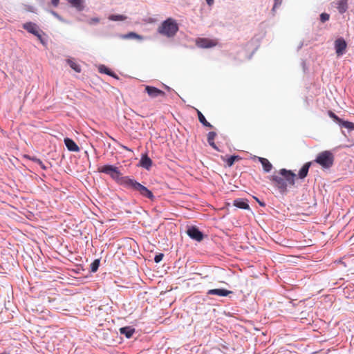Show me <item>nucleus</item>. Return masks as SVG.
I'll use <instances>...</instances> for the list:
<instances>
[{
  "instance_id": "423d86ee",
  "label": "nucleus",
  "mask_w": 354,
  "mask_h": 354,
  "mask_svg": "<svg viewBox=\"0 0 354 354\" xmlns=\"http://www.w3.org/2000/svg\"><path fill=\"white\" fill-rule=\"evenodd\" d=\"M23 28L28 32L36 36L39 41L44 44L43 38L41 36V31L38 28L37 24L32 22H27L23 24Z\"/></svg>"
},
{
  "instance_id": "b1692460",
  "label": "nucleus",
  "mask_w": 354,
  "mask_h": 354,
  "mask_svg": "<svg viewBox=\"0 0 354 354\" xmlns=\"http://www.w3.org/2000/svg\"><path fill=\"white\" fill-rule=\"evenodd\" d=\"M241 158L239 156H231L226 159V163L228 167H231L236 160H239Z\"/></svg>"
},
{
  "instance_id": "a878e982",
  "label": "nucleus",
  "mask_w": 354,
  "mask_h": 354,
  "mask_svg": "<svg viewBox=\"0 0 354 354\" xmlns=\"http://www.w3.org/2000/svg\"><path fill=\"white\" fill-rule=\"evenodd\" d=\"M123 39H141V37L135 32H131L127 35L121 36Z\"/></svg>"
},
{
  "instance_id": "c9c22d12",
  "label": "nucleus",
  "mask_w": 354,
  "mask_h": 354,
  "mask_svg": "<svg viewBox=\"0 0 354 354\" xmlns=\"http://www.w3.org/2000/svg\"><path fill=\"white\" fill-rule=\"evenodd\" d=\"M59 0H52V3L53 6H57Z\"/></svg>"
},
{
  "instance_id": "ddd939ff",
  "label": "nucleus",
  "mask_w": 354,
  "mask_h": 354,
  "mask_svg": "<svg viewBox=\"0 0 354 354\" xmlns=\"http://www.w3.org/2000/svg\"><path fill=\"white\" fill-rule=\"evenodd\" d=\"M140 165L149 170L152 165V160L147 154L142 155L140 160Z\"/></svg>"
},
{
  "instance_id": "1a4fd4ad",
  "label": "nucleus",
  "mask_w": 354,
  "mask_h": 354,
  "mask_svg": "<svg viewBox=\"0 0 354 354\" xmlns=\"http://www.w3.org/2000/svg\"><path fill=\"white\" fill-rule=\"evenodd\" d=\"M196 44L198 47L207 48L216 46L218 42L216 39H211L208 38H198V39H196Z\"/></svg>"
},
{
  "instance_id": "f3484780",
  "label": "nucleus",
  "mask_w": 354,
  "mask_h": 354,
  "mask_svg": "<svg viewBox=\"0 0 354 354\" xmlns=\"http://www.w3.org/2000/svg\"><path fill=\"white\" fill-rule=\"evenodd\" d=\"M216 136V133L214 131H210L207 134V142L211 147L214 149L218 150V148L214 142V139Z\"/></svg>"
},
{
  "instance_id": "20e7f679",
  "label": "nucleus",
  "mask_w": 354,
  "mask_h": 354,
  "mask_svg": "<svg viewBox=\"0 0 354 354\" xmlns=\"http://www.w3.org/2000/svg\"><path fill=\"white\" fill-rule=\"evenodd\" d=\"M334 159L333 153L326 150L318 153L314 162L319 164L323 168L328 169L333 166Z\"/></svg>"
},
{
  "instance_id": "c756f323",
  "label": "nucleus",
  "mask_w": 354,
  "mask_h": 354,
  "mask_svg": "<svg viewBox=\"0 0 354 354\" xmlns=\"http://www.w3.org/2000/svg\"><path fill=\"white\" fill-rule=\"evenodd\" d=\"M100 19L98 17H93V18H91L89 20L87 21V23L89 24V25H93V24H97L100 22Z\"/></svg>"
},
{
  "instance_id": "7ed1b4c3",
  "label": "nucleus",
  "mask_w": 354,
  "mask_h": 354,
  "mask_svg": "<svg viewBox=\"0 0 354 354\" xmlns=\"http://www.w3.org/2000/svg\"><path fill=\"white\" fill-rule=\"evenodd\" d=\"M178 30V26L172 18L165 20L158 28V32L167 37H174Z\"/></svg>"
},
{
  "instance_id": "4be33fe9",
  "label": "nucleus",
  "mask_w": 354,
  "mask_h": 354,
  "mask_svg": "<svg viewBox=\"0 0 354 354\" xmlns=\"http://www.w3.org/2000/svg\"><path fill=\"white\" fill-rule=\"evenodd\" d=\"M67 62L69 64V66H71V68L72 69H73L75 72H77V73L81 72L80 66L78 64H77L75 62H74L71 59H68Z\"/></svg>"
},
{
  "instance_id": "a211bd4d",
  "label": "nucleus",
  "mask_w": 354,
  "mask_h": 354,
  "mask_svg": "<svg viewBox=\"0 0 354 354\" xmlns=\"http://www.w3.org/2000/svg\"><path fill=\"white\" fill-rule=\"evenodd\" d=\"M120 332L121 334L124 335L127 338H130L134 333L135 329L131 327H123L120 329Z\"/></svg>"
},
{
  "instance_id": "9d476101",
  "label": "nucleus",
  "mask_w": 354,
  "mask_h": 354,
  "mask_svg": "<svg viewBox=\"0 0 354 354\" xmlns=\"http://www.w3.org/2000/svg\"><path fill=\"white\" fill-rule=\"evenodd\" d=\"M187 235L197 241H201L203 239V233L196 227H191L187 231Z\"/></svg>"
},
{
  "instance_id": "e433bc0d",
  "label": "nucleus",
  "mask_w": 354,
  "mask_h": 354,
  "mask_svg": "<svg viewBox=\"0 0 354 354\" xmlns=\"http://www.w3.org/2000/svg\"><path fill=\"white\" fill-rule=\"evenodd\" d=\"M255 199L257 200V201L259 203V204L261 206V207H264L266 205L265 203L263 202H261L258 200V198H255Z\"/></svg>"
},
{
  "instance_id": "4c0bfd02",
  "label": "nucleus",
  "mask_w": 354,
  "mask_h": 354,
  "mask_svg": "<svg viewBox=\"0 0 354 354\" xmlns=\"http://www.w3.org/2000/svg\"><path fill=\"white\" fill-rule=\"evenodd\" d=\"M121 147H122V149H124L127 150V151H131V150L129 147H126V146H124V145H121Z\"/></svg>"
},
{
  "instance_id": "393cba45",
  "label": "nucleus",
  "mask_w": 354,
  "mask_h": 354,
  "mask_svg": "<svg viewBox=\"0 0 354 354\" xmlns=\"http://www.w3.org/2000/svg\"><path fill=\"white\" fill-rule=\"evenodd\" d=\"M68 2L79 10H82V0H68Z\"/></svg>"
},
{
  "instance_id": "f03ea898",
  "label": "nucleus",
  "mask_w": 354,
  "mask_h": 354,
  "mask_svg": "<svg viewBox=\"0 0 354 354\" xmlns=\"http://www.w3.org/2000/svg\"><path fill=\"white\" fill-rule=\"evenodd\" d=\"M98 171L108 174L117 183L125 187L130 178L122 176V174L117 167L111 165H106L98 168Z\"/></svg>"
},
{
  "instance_id": "6ab92c4d",
  "label": "nucleus",
  "mask_w": 354,
  "mask_h": 354,
  "mask_svg": "<svg viewBox=\"0 0 354 354\" xmlns=\"http://www.w3.org/2000/svg\"><path fill=\"white\" fill-rule=\"evenodd\" d=\"M337 8L340 13L345 12L348 8L347 0H338Z\"/></svg>"
},
{
  "instance_id": "412c9836",
  "label": "nucleus",
  "mask_w": 354,
  "mask_h": 354,
  "mask_svg": "<svg viewBox=\"0 0 354 354\" xmlns=\"http://www.w3.org/2000/svg\"><path fill=\"white\" fill-rule=\"evenodd\" d=\"M339 125L346 129H348L350 131L354 130V123L351 122L344 121L342 119Z\"/></svg>"
},
{
  "instance_id": "aec40b11",
  "label": "nucleus",
  "mask_w": 354,
  "mask_h": 354,
  "mask_svg": "<svg viewBox=\"0 0 354 354\" xmlns=\"http://www.w3.org/2000/svg\"><path fill=\"white\" fill-rule=\"evenodd\" d=\"M197 114L198 120L200 121L201 123H202L204 126L207 127L212 128V125L209 122L207 121L205 116L199 110H197Z\"/></svg>"
},
{
  "instance_id": "c85d7f7f",
  "label": "nucleus",
  "mask_w": 354,
  "mask_h": 354,
  "mask_svg": "<svg viewBox=\"0 0 354 354\" xmlns=\"http://www.w3.org/2000/svg\"><path fill=\"white\" fill-rule=\"evenodd\" d=\"M100 71L109 75L113 76L111 71L108 68L104 66L100 68Z\"/></svg>"
},
{
  "instance_id": "39448f33",
  "label": "nucleus",
  "mask_w": 354,
  "mask_h": 354,
  "mask_svg": "<svg viewBox=\"0 0 354 354\" xmlns=\"http://www.w3.org/2000/svg\"><path fill=\"white\" fill-rule=\"evenodd\" d=\"M124 187L127 189H131L134 191H138L142 196L149 199H153L154 197L153 193L149 189L131 178L129 179Z\"/></svg>"
},
{
  "instance_id": "4468645a",
  "label": "nucleus",
  "mask_w": 354,
  "mask_h": 354,
  "mask_svg": "<svg viewBox=\"0 0 354 354\" xmlns=\"http://www.w3.org/2000/svg\"><path fill=\"white\" fill-rule=\"evenodd\" d=\"M311 165L312 162H307L300 169L298 173V176L300 179H304L307 176L309 168L311 166Z\"/></svg>"
},
{
  "instance_id": "0eeeda50",
  "label": "nucleus",
  "mask_w": 354,
  "mask_h": 354,
  "mask_svg": "<svg viewBox=\"0 0 354 354\" xmlns=\"http://www.w3.org/2000/svg\"><path fill=\"white\" fill-rule=\"evenodd\" d=\"M335 53L338 57L342 56L345 53L347 47V44L344 39L342 37L338 38L334 43Z\"/></svg>"
},
{
  "instance_id": "7c9ffc66",
  "label": "nucleus",
  "mask_w": 354,
  "mask_h": 354,
  "mask_svg": "<svg viewBox=\"0 0 354 354\" xmlns=\"http://www.w3.org/2000/svg\"><path fill=\"white\" fill-rule=\"evenodd\" d=\"M329 18H330V16L327 13H322L320 15V20L323 23L328 21L329 19Z\"/></svg>"
},
{
  "instance_id": "bb28decb",
  "label": "nucleus",
  "mask_w": 354,
  "mask_h": 354,
  "mask_svg": "<svg viewBox=\"0 0 354 354\" xmlns=\"http://www.w3.org/2000/svg\"><path fill=\"white\" fill-rule=\"evenodd\" d=\"M100 266V260L95 259L93 261V263L91 264V270L93 272H95L97 270Z\"/></svg>"
},
{
  "instance_id": "f257e3e1",
  "label": "nucleus",
  "mask_w": 354,
  "mask_h": 354,
  "mask_svg": "<svg viewBox=\"0 0 354 354\" xmlns=\"http://www.w3.org/2000/svg\"><path fill=\"white\" fill-rule=\"evenodd\" d=\"M296 174L291 170L281 169L278 174H274L269 177L274 185L279 189L281 194H286L288 184L295 185Z\"/></svg>"
},
{
  "instance_id": "2f4dec72",
  "label": "nucleus",
  "mask_w": 354,
  "mask_h": 354,
  "mask_svg": "<svg viewBox=\"0 0 354 354\" xmlns=\"http://www.w3.org/2000/svg\"><path fill=\"white\" fill-rule=\"evenodd\" d=\"M164 257V254L162 253H160L158 254H156L154 257V261L156 263H159L162 260V258Z\"/></svg>"
},
{
  "instance_id": "473e14b6",
  "label": "nucleus",
  "mask_w": 354,
  "mask_h": 354,
  "mask_svg": "<svg viewBox=\"0 0 354 354\" xmlns=\"http://www.w3.org/2000/svg\"><path fill=\"white\" fill-rule=\"evenodd\" d=\"M282 3V0H274V6H273V8L272 10H274V9L279 6Z\"/></svg>"
},
{
  "instance_id": "58836bf2",
  "label": "nucleus",
  "mask_w": 354,
  "mask_h": 354,
  "mask_svg": "<svg viewBox=\"0 0 354 354\" xmlns=\"http://www.w3.org/2000/svg\"><path fill=\"white\" fill-rule=\"evenodd\" d=\"M41 166V167L43 169H46V166L44 165V163L42 162V165H39Z\"/></svg>"
},
{
  "instance_id": "9b49d317",
  "label": "nucleus",
  "mask_w": 354,
  "mask_h": 354,
  "mask_svg": "<svg viewBox=\"0 0 354 354\" xmlns=\"http://www.w3.org/2000/svg\"><path fill=\"white\" fill-rule=\"evenodd\" d=\"M64 143L69 151L74 152H78L80 151V147L72 139L68 138H65Z\"/></svg>"
},
{
  "instance_id": "dca6fc26",
  "label": "nucleus",
  "mask_w": 354,
  "mask_h": 354,
  "mask_svg": "<svg viewBox=\"0 0 354 354\" xmlns=\"http://www.w3.org/2000/svg\"><path fill=\"white\" fill-rule=\"evenodd\" d=\"M259 160L261 163L265 172L268 173L271 171L272 169V165L267 158L259 157Z\"/></svg>"
},
{
  "instance_id": "2eb2a0df",
  "label": "nucleus",
  "mask_w": 354,
  "mask_h": 354,
  "mask_svg": "<svg viewBox=\"0 0 354 354\" xmlns=\"http://www.w3.org/2000/svg\"><path fill=\"white\" fill-rule=\"evenodd\" d=\"M233 205L240 209H250V206L247 203L246 200L243 198H237L234 201Z\"/></svg>"
},
{
  "instance_id": "f704fd0d",
  "label": "nucleus",
  "mask_w": 354,
  "mask_h": 354,
  "mask_svg": "<svg viewBox=\"0 0 354 354\" xmlns=\"http://www.w3.org/2000/svg\"><path fill=\"white\" fill-rule=\"evenodd\" d=\"M205 1L207 2V5L209 6H212L214 3V0H205Z\"/></svg>"
},
{
  "instance_id": "f8f14e48",
  "label": "nucleus",
  "mask_w": 354,
  "mask_h": 354,
  "mask_svg": "<svg viewBox=\"0 0 354 354\" xmlns=\"http://www.w3.org/2000/svg\"><path fill=\"white\" fill-rule=\"evenodd\" d=\"M232 292L225 289H211L207 292L208 295H215L220 297H226L231 294Z\"/></svg>"
},
{
  "instance_id": "6e6552de",
  "label": "nucleus",
  "mask_w": 354,
  "mask_h": 354,
  "mask_svg": "<svg viewBox=\"0 0 354 354\" xmlns=\"http://www.w3.org/2000/svg\"><path fill=\"white\" fill-rule=\"evenodd\" d=\"M145 90L148 95L151 98H156L158 97H165L166 96V94L163 91L154 86L148 85L145 86Z\"/></svg>"
},
{
  "instance_id": "72a5a7b5",
  "label": "nucleus",
  "mask_w": 354,
  "mask_h": 354,
  "mask_svg": "<svg viewBox=\"0 0 354 354\" xmlns=\"http://www.w3.org/2000/svg\"><path fill=\"white\" fill-rule=\"evenodd\" d=\"M30 159L39 165H42V161L36 157L30 158Z\"/></svg>"
},
{
  "instance_id": "cd10ccee",
  "label": "nucleus",
  "mask_w": 354,
  "mask_h": 354,
  "mask_svg": "<svg viewBox=\"0 0 354 354\" xmlns=\"http://www.w3.org/2000/svg\"><path fill=\"white\" fill-rule=\"evenodd\" d=\"M328 115L330 116V118H332L335 122H336L337 123L339 124V122H341L342 119L340 118H339L337 115H335L333 111H328Z\"/></svg>"
},
{
  "instance_id": "5701e85b",
  "label": "nucleus",
  "mask_w": 354,
  "mask_h": 354,
  "mask_svg": "<svg viewBox=\"0 0 354 354\" xmlns=\"http://www.w3.org/2000/svg\"><path fill=\"white\" fill-rule=\"evenodd\" d=\"M127 17L122 15H111L109 16V19L111 21H124Z\"/></svg>"
}]
</instances>
